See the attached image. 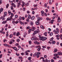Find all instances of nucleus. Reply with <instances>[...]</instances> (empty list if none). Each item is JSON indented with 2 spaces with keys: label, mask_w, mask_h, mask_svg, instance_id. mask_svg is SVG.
I'll return each instance as SVG.
<instances>
[{
  "label": "nucleus",
  "mask_w": 62,
  "mask_h": 62,
  "mask_svg": "<svg viewBox=\"0 0 62 62\" xmlns=\"http://www.w3.org/2000/svg\"><path fill=\"white\" fill-rule=\"evenodd\" d=\"M51 61L52 62H54V60L53 59H52L51 60Z\"/></svg>",
  "instance_id": "bf43d9fd"
},
{
  "label": "nucleus",
  "mask_w": 62,
  "mask_h": 62,
  "mask_svg": "<svg viewBox=\"0 0 62 62\" xmlns=\"http://www.w3.org/2000/svg\"><path fill=\"white\" fill-rule=\"evenodd\" d=\"M39 20L37 21V22H36V25H39Z\"/></svg>",
  "instance_id": "412c9836"
},
{
  "label": "nucleus",
  "mask_w": 62,
  "mask_h": 62,
  "mask_svg": "<svg viewBox=\"0 0 62 62\" xmlns=\"http://www.w3.org/2000/svg\"><path fill=\"white\" fill-rule=\"evenodd\" d=\"M13 37V35L12 34H11L10 35V38H12Z\"/></svg>",
  "instance_id": "f704fd0d"
},
{
  "label": "nucleus",
  "mask_w": 62,
  "mask_h": 62,
  "mask_svg": "<svg viewBox=\"0 0 62 62\" xmlns=\"http://www.w3.org/2000/svg\"><path fill=\"white\" fill-rule=\"evenodd\" d=\"M45 7V8H46V7H47V4H46V3H45L44 5Z\"/></svg>",
  "instance_id": "3c124183"
},
{
  "label": "nucleus",
  "mask_w": 62,
  "mask_h": 62,
  "mask_svg": "<svg viewBox=\"0 0 62 62\" xmlns=\"http://www.w3.org/2000/svg\"><path fill=\"white\" fill-rule=\"evenodd\" d=\"M37 54H38V53L37 52L35 53V54L33 55V56H34V57H36V55H37Z\"/></svg>",
  "instance_id": "9b49d317"
},
{
  "label": "nucleus",
  "mask_w": 62,
  "mask_h": 62,
  "mask_svg": "<svg viewBox=\"0 0 62 62\" xmlns=\"http://www.w3.org/2000/svg\"><path fill=\"white\" fill-rule=\"evenodd\" d=\"M39 39L40 40H41V39L42 38V37H41V35H39Z\"/></svg>",
  "instance_id": "6ab92c4d"
},
{
  "label": "nucleus",
  "mask_w": 62,
  "mask_h": 62,
  "mask_svg": "<svg viewBox=\"0 0 62 62\" xmlns=\"http://www.w3.org/2000/svg\"><path fill=\"white\" fill-rule=\"evenodd\" d=\"M19 59H23V58L21 57H19Z\"/></svg>",
  "instance_id": "58836bf2"
},
{
  "label": "nucleus",
  "mask_w": 62,
  "mask_h": 62,
  "mask_svg": "<svg viewBox=\"0 0 62 62\" xmlns=\"http://www.w3.org/2000/svg\"><path fill=\"white\" fill-rule=\"evenodd\" d=\"M11 16H12V17H13V16H14V14L13 13H12L11 14Z\"/></svg>",
  "instance_id": "e2e57ef3"
},
{
  "label": "nucleus",
  "mask_w": 62,
  "mask_h": 62,
  "mask_svg": "<svg viewBox=\"0 0 62 62\" xmlns=\"http://www.w3.org/2000/svg\"><path fill=\"white\" fill-rule=\"evenodd\" d=\"M17 8H19L20 6V5H21V4L20 3H17Z\"/></svg>",
  "instance_id": "0eeeda50"
},
{
  "label": "nucleus",
  "mask_w": 62,
  "mask_h": 62,
  "mask_svg": "<svg viewBox=\"0 0 62 62\" xmlns=\"http://www.w3.org/2000/svg\"><path fill=\"white\" fill-rule=\"evenodd\" d=\"M7 21H4L2 22V23H7Z\"/></svg>",
  "instance_id": "393cba45"
},
{
  "label": "nucleus",
  "mask_w": 62,
  "mask_h": 62,
  "mask_svg": "<svg viewBox=\"0 0 62 62\" xmlns=\"http://www.w3.org/2000/svg\"><path fill=\"white\" fill-rule=\"evenodd\" d=\"M28 17L29 19H31V15L29 14H28Z\"/></svg>",
  "instance_id": "4be33fe9"
},
{
  "label": "nucleus",
  "mask_w": 62,
  "mask_h": 62,
  "mask_svg": "<svg viewBox=\"0 0 62 62\" xmlns=\"http://www.w3.org/2000/svg\"><path fill=\"white\" fill-rule=\"evenodd\" d=\"M53 33L52 32H51L49 34V35L50 36H53Z\"/></svg>",
  "instance_id": "c85d7f7f"
},
{
  "label": "nucleus",
  "mask_w": 62,
  "mask_h": 62,
  "mask_svg": "<svg viewBox=\"0 0 62 62\" xmlns=\"http://www.w3.org/2000/svg\"><path fill=\"white\" fill-rule=\"evenodd\" d=\"M3 45L4 46H6V47H9L10 46H9V45H8L7 44H3Z\"/></svg>",
  "instance_id": "1a4fd4ad"
},
{
  "label": "nucleus",
  "mask_w": 62,
  "mask_h": 62,
  "mask_svg": "<svg viewBox=\"0 0 62 62\" xmlns=\"http://www.w3.org/2000/svg\"><path fill=\"white\" fill-rule=\"evenodd\" d=\"M16 55L18 56H19L20 55L19 54H17V53H16Z\"/></svg>",
  "instance_id": "a18cd8bd"
},
{
  "label": "nucleus",
  "mask_w": 62,
  "mask_h": 62,
  "mask_svg": "<svg viewBox=\"0 0 62 62\" xmlns=\"http://www.w3.org/2000/svg\"><path fill=\"white\" fill-rule=\"evenodd\" d=\"M60 38H61V37H62V34H61L60 35Z\"/></svg>",
  "instance_id": "774afa93"
},
{
  "label": "nucleus",
  "mask_w": 62,
  "mask_h": 62,
  "mask_svg": "<svg viewBox=\"0 0 62 62\" xmlns=\"http://www.w3.org/2000/svg\"><path fill=\"white\" fill-rule=\"evenodd\" d=\"M13 35L14 36H15L16 35V33L15 32H14Z\"/></svg>",
  "instance_id": "6e6d98bb"
},
{
  "label": "nucleus",
  "mask_w": 62,
  "mask_h": 62,
  "mask_svg": "<svg viewBox=\"0 0 62 62\" xmlns=\"http://www.w3.org/2000/svg\"><path fill=\"white\" fill-rule=\"evenodd\" d=\"M51 2V0H50L49 1V4H50V5H51L52 4V2Z\"/></svg>",
  "instance_id": "bb28decb"
},
{
  "label": "nucleus",
  "mask_w": 62,
  "mask_h": 62,
  "mask_svg": "<svg viewBox=\"0 0 62 62\" xmlns=\"http://www.w3.org/2000/svg\"><path fill=\"white\" fill-rule=\"evenodd\" d=\"M19 22L21 24H23V22L21 21H20Z\"/></svg>",
  "instance_id": "e433bc0d"
},
{
  "label": "nucleus",
  "mask_w": 62,
  "mask_h": 62,
  "mask_svg": "<svg viewBox=\"0 0 62 62\" xmlns=\"http://www.w3.org/2000/svg\"><path fill=\"white\" fill-rule=\"evenodd\" d=\"M20 34V33H19V32H18L16 33V36H19V34Z\"/></svg>",
  "instance_id": "cd10ccee"
},
{
  "label": "nucleus",
  "mask_w": 62,
  "mask_h": 62,
  "mask_svg": "<svg viewBox=\"0 0 62 62\" xmlns=\"http://www.w3.org/2000/svg\"><path fill=\"white\" fill-rule=\"evenodd\" d=\"M60 36V35H55V36L56 37H57V38H58V37H59Z\"/></svg>",
  "instance_id": "72a5a7b5"
},
{
  "label": "nucleus",
  "mask_w": 62,
  "mask_h": 62,
  "mask_svg": "<svg viewBox=\"0 0 62 62\" xmlns=\"http://www.w3.org/2000/svg\"><path fill=\"white\" fill-rule=\"evenodd\" d=\"M30 28V27L29 26L27 27H26V29H29Z\"/></svg>",
  "instance_id": "ea45409f"
},
{
  "label": "nucleus",
  "mask_w": 62,
  "mask_h": 62,
  "mask_svg": "<svg viewBox=\"0 0 62 62\" xmlns=\"http://www.w3.org/2000/svg\"><path fill=\"white\" fill-rule=\"evenodd\" d=\"M58 20V23H59L61 21V19H60V17H59L57 19Z\"/></svg>",
  "instance_id": "9d476101"
},
{
  "label": "nucleus",
  "mask_w": 62,
  "mask_h": 62,
  "mask_svg": "<svg viewBox=\"0 0 62 62\" xmlns=\"http://www.w3.org/2000/svg\"><path fill=\"white\" fill-rule=\"evenodd\" d=\"M35 18V17L34 16H33L31 17V19L32 20H34Z\"/></svg>",
  "instance_id": "a211bd4d"
},
{
  "label": "nucleus",
  "mask_w": 62,
  "mask_h": 62,
  "mask_svg": "<svg viewBox=\"0 0 62 62\" xmlns=\"http://www.w3.org/2000/svg\"><path fill=\"white\" fill-rule=\"evenodd\" d=\"M54 53H56V52H57V51H58V50H57V48H55L54 49Z\"/></svg>",
  "instance_id": "6e6552de"
},
{
  "label": "nucleus",
  "mask_w": 62,
  "mask_h": 62,
  "mask_svg": "<svg viewBox=\"0 0 62 62\" xmlns=\"http://www.w3.org/2000/svg\"><path fill=\"white\" fill-rule=\"evenodd\" d=\"M38 31H35L34 32V33L32 34V36H34V35H35V34H37L38 33H39V29L38 30Z\"/></svg>",
  "instance_id": "f03ea898"
},
{
  "label": "nucleus",
  "mask_w": 62,
  "mask_h": 62,
  "mask_svg": "<svg viewBox=\"0 0 62 62\" xmlns=\"http://www.w3.org/2000/svg\"><path fill=\"white\" fill-rule=\"evenodd\" d=\"M50 23H52V24H53V21H51V22H50Z\"/></svg>",
  "instance_id": "5fc2aeb1"
},
{
  "label": "nucleus",
  "mask_w": 62,
  "mask_h": 62,
  "mask_svg": "<svg viewBox=\"0 0 62 62\" xmlns=\"http://www.w3.org/2000/svg\"><path fill=\"white\" fill-rule=\"evenodd\" d=\"M36 48H38L37 49V50L38 51H39L41 49V47L39 45L37 46H36Z\"/></svg>",
  "instance_id": "20e7f679"
},
{
  "label": "nucleus",
  "mask_w": 62,
  "mask_h": 62,
  "mask_svg": "<svg viewBox=\"0 0 62 62\" xmlns=\"http://www.w3.org/2000/svg\"><path fill=\"white\" fill-rule=\"evenodd\" d=\"M18 45L19 44L18 43H16L15 44V46H18Z\"/></svg>",
  "instance_id": "49530a36"
},
{
  "label": "nucleus",
  "mask_w": 62,
  "mask_h": 62,
  "mask_svg": "<svg viewBox=\"0 0 62 62\" xmlns=\"http://www.w3.org/2000/svg\"><path fill=\"white\" fill-rule=\"evenodd\" d=\"M37 39H36V38H35V40L34 41H35V42H37Z\"/></svg>",
  "instance_id": "052dcab7"
},
{
  "label": "nucleus",
  "mask_w": 62,
  "mask_h": 62,
  "mask_svg": "<svg viewBox=\"0 0 62 62\" xmlns=\"http://www.w3.org/2000/svg\"><path fill=\"white\" fill-rule=\"evenodd\" d=\"M2 55H3V54H2L0 55V58H1L2 57Z\"/></svg>",
  "instance_id": "13d9d810"
},
{
  "label": "nucleus",
  "mask_w": 62,
  "mask_h": 62,
  "mask_svg": "<svg viewBox=\"0 0 62 62\" xmlns=\"http://www.w3.org/2000/svg\"><path fill=\"white\" fill-rule=\"evenodd\" d=\"M15 17L16 18H18V16L17 15H15Z\"/></svg>",
  "instance_id": "8fccbe9b"
},
{
  "label": "nucleus",
  "mask_w": 62,
  "mask_h": 62,
  "mask_svg": "<svg viewBox=\"0 0 62 62\" xmlns=\"http://www.w3.org/2000/svg\"><path fill=\"white\" fill-rule=\"evenodd\" d=\"M56 34H58V33H59V31H56Z\"/></svg>",
  "instance_id": "37998d69"
},
{
  "label": "nucleus",
  "mask_w": 62,
  "mask_h": 62,
  "mask_svg": "<svg viewBox=\"0 0 62 62\" xmlns=\"http://www.w3.org/2000/svg\"><path fill=\"white\" fill-rule=\"evenodd\" d=\"M9 7V4H7L6 6V8H8V7Z\"/></svg>",
  "instance_id": "a878e982"
},
{
  "label": "nucleus",
  "mask_w": 62,
  "mask_h": 62,
  "mask_svg": "<svg viewBox=\"0 0 62 62\" xmlns=\"http://www.w3.org/2000/svg\"><path fill=\"white\" fill-rule=\"evenodd\" d=\"M22 3L23 4L22 5V8H23L24 6L26 5V4L25 2H24L23 1H22Z\"/></svg>",
  "instance_id": "423d86ee"
},
{
  "label": "nucleus",
  "mask_w": 62,
  "mask_h": 62,
  "mask_svg": "<svg viewBox=\"0 0 62 62\" xmlns=\"http://www.w3.org/2000/svg\"><path fill=\"white\" fill-rule=\"evenodd\" d=\"M60 32L61 33H62V28L60 30Z\"/></svg>",
  "instance_id": "338daca9"
},
{
  "label": "nucleus",
  "mask_w": 62,
  "mask_h": 62,
  "mask_svg": "<svg viewBox=\"0 0 62 62\" xmlns=\"http://www.w3.org/2000/svg\"><path fill=\"white\" fill-rule=\"evenodd\" d=\"M16 41H17V42H19V41H20V39H17Z\"/></svg>",
  "instance_id": "79ce46f5"
},
{
  "label": "nucleus",
  "mask_w": 62,
  "mask_h": 62,
  "mask_svg": "<svg viewBox=\"0 0 62 62\" xmlns=\"http://www.w3.org/2000/svg\"><path fill=\"white\" fill-rule=\"evenodd\" d=\"M11 10H13V9H14L13 8V6H11Z\"/></svg>",
  "instance_id": "2f4dec72"
},
{
  "label": "nucleus",
  "mask_w": 62,
  "mask_h": 62,
  "mask_svg": "<svg viewBox=\"0 0 62 62\" xmlns=\"http://www.w3.org/2000/svg\"><path fill=\"white\" fill-rule=\"evenodd\" d=\"M29 43L30 45H31V41H29Z\"/></svg>",
  "instance_id": "c03bdc74"
},
{
  "label": "nucleus",
  "mask_w": 62,
  "mask_h": 62,
  "mask_svg": "<svg viewBox=\"0 0 62 62\" xmlns=\"http://www.w3.org/2000/svg\"><path fill=\"white\" fill-rule=\"evenodd\" d=\"M22 20H24L25 19V18H24V17H22Z\"/></svg>",
  "instance_id": "69168bd1"
},
{
  "label": "nucleus",
  "mask_w": 62,
  "mask_h": 62,
  "mask_svg": "<svg viewBox=\"0 0 62 62\" xmlns=\"http://www.w3.org/2000/svg\"><path fill=\"white\" fill-rule=\"evenodd\" d=\"M30 24L31 25H33V24H34V23L32 21H31L30 23Z\"/></svg>",
  "instance_id": "2eb2a0df"
},
{
  "label": "nucleus",
  "mask_w": 62,
  "mask_h": 62,
  "mask_svg": "<svg viewBox=\"0 0 62 62\" xmlns=\"http://www.w3.org/2000/svg\"><path fill=\"white\" fill-rule=\"evenodd\" d=\"M32 14H35V12L34 11H33L32 12Z\"/></svg>",
  "instance_id": "0e129e2a"
},
{
  "label": "nucleus",
  "mask_w": 62,
  "mask_h": 62,
  "mask_svg": "<svg viewBox=\"0 0 62 62\" xmlns=\"http://www.w3.org/2000/svg\"><path fill=\"white\" fill-rule=\"evenodd\" d=\"M7 13L6 12H5L4 13V15H5V16H7Z\"/></svg>",
  "instance_id": "5701e85b"
},
{
  "label": "nucleus",
  "mask_w": 62,
  "mask_h": 62,
  "mask_svg": "<svg viewBox=\"0 0 62 62\" xmlns=\"http://www.w3.org/2000/svg\"><path fill=\"white\" fill-rule=\"evenodd\" d=\"M32 28L31 29H31H30L28 30V34H29V33H30V32L31 31V30L32 31H34L35 30H36V28H35V27H32Z\"/></svg>",
  "instance_id": "f257e3e1"
},
{
  "label": "nucleus",
  "mask_w": 62,
  "mask_h": 62,
  "mask_svg": "<svg viewBox=\"0 0 62 62\" xmlns=\"http://www.w3.org/2000/svg\"><path fill=\"white\" fill-rule=\"evenodd\" d=\"M52 13H54V10H52Z\"/></svg>",
  "instance_id": "680f3d73"
},
{
  "label": "nucleus",
  "mask_w": 62,
  "mask_h": 62,
  "mask_svg": "<svg viewBox=\"0 0 62 62\" xmlns=\"http://www.w3.org/2000/svg\"><path fill=\"white\" fill-rule=\"evenodd\" d=\"M35 39V38H31V39L32 40H34V39Z\"/></svg>",
  "instance_id": "4c0bfd02"
},
{
  "label": "nucleus",
  "mask_w": 62,
  "mask_h": 62,
  "mask_svg": "<svg viewBox=\"0 0 62 62\" xmlns=\"http://www.w3.org/2000/svg\"><path fill=\"white\" fill-rule=\"evenodd\" d=\"M3 11V8H1L0 9V12H1Z\"/></svg>",
  "instance_id": "b1692460"
},
{
  "label": "nucleus",
  "mask_w": 62,
  "mask_h": 62,
  "mask_svg": "<svg viewBox=\"0 0 62 62\" xmlns=\"http://www.w3.org/2000/svg\"><path fill=\"white\" fill-rule=\"evenodd\" d=\"M12 48L14 49V50H15L16 51V52H17V51H18L17 50V48L16 47H12Z\"/></svg>",
  "instance_id": "f8f14e48"
},
{
  "label": "nucleus",
  "mask_w": 62,
  "mask_h": 62,
  "mask_svg": "<svg viewBox=\"0 0 62 62\" xmlns=\"http://www.w3.org/2000/svg\"><path fill=\"white\" fill-rule=\"evenodd\" d=\"M36 44H37V45H39V42H36Z\"/></svg>",
  "instance_id": "4d7b16f0"
},
{
  "label": "nucleus",
  "mask_w": 62,
  "mask_h": 62,
  "mask_svg": "<svg viewBox=\"0 0 62 62\" xmlns=\"http://www.w3.org/2000/svg\"><path fill=\"white\" fill-rule=\"evenodd\" d=\"M2 0H0V4H2Z\"/></svg>",
  "instance_id": "a19ab883"
},
{
  "label": "nucleus",
  "mask_w": 62,
  "mask_h": 62,
  "mask_svg": "<svg viewBox=\"0 0 62 62\" xmlns=\"http://www.w3.org/2000/svg\"><path fill=\"white\" fill-rule=\"evenodd\" d=\"M31 57H29L28 58V60H29L30 61H31Z\"/></svg>",
  "instance_id": "7c9ffc66"
},
{
  "label": "nucleus",
  "mask_w": 62,
  "mask_h": 62,
  "mask_svg": "<svg viewBox=\"0 0 62 62\" xmlns=\"http://www.w3.org/2000/svg\"><path fill=\"white\" fill-rule=\"evenodd\" d=\"M37 58H39V54H38H38L37 55H36Z\"/></svg>",
  "instance_id": "473e14b6"
},
{
  "label": "nucleus",
  "mask_w": 62,
  "mask_h": 62,
  "mask_svg": "<svg viewBox=\"0 0 62 62\" xmlns=\"http://www.w3.org/2000/svg\"><path fill=\"white\" fill-rule=\"evenodd\" d=\"M27 13H28V14H29V13H30V12H29V11H27Z\"/></svg>",
  "instance_id": "864d4df0"
},
{
  "label": "nucleus",
  "mask_w": 62,
  "mask_h": 62,
  "mask_svg": "<svg viewBox=\"0 0 62 62\" xmlns=\"http://www.w3.org/2000/svg\"><path fill=\"white\" fill-rule=\"evenodd\" d=\"M40 27L42 28V29H44V27L42 25L40 26Z\"/></svg>",
  "instance_id": "aec40b11"
},
{
  "label": "nucleus",
  "mask_w": 62,
  "mask_h": 62,
  "mask_svg": "<svg viewBox=\"0 0 62 62\" xmlns=\"http://www.w3.org/2000/svg\"><path fill=\"white\" fill-rule=\"evenodd\" d=\"M47 39V38H45V37H42L41 40H42V41H45L46 39Z\"/></svg>",
  "instance_id": "39448f33"
},
{
  "label": "nucleus",
  "mask_w": 62,
  "mask_h": 62,
  "mask_svg": "<svg viewBox=\"0 0 62 62\" xmlns=\"http://www.w3.org/2000/svg\"><path fill=\"white\" fill-rule=\"evenodd\" d=\"M40 18L39 17H38V21H40Z\"/></svg>",
  "instance_id": "de8ad7c7"
},
{
  "label": "nucleus",
  "mask_w": 62,
  "mask_h": 62,
  "mask_svg": "<svg viewBox=\"0 0 62 62\" xmlns=\"http://www.w3.org/2000/svg\"><path fill=\"white\" fill-rule=\"evenodd\" d=\"M47 32H45L44 33V35L45 36H47Z\"/></svg>",
  "instance_id": "c9c22d12"
},
{
  "label": "nucleus",
  "mask_w": 62,
  "mask_h": 62,
  "mask_svg": "<svg viewBox=\"0 0 62 62\" xmlns=\"http://www.w3.org/2000/svg\"><path fill=\"white\" fill-rule=\"evenodd\" d=\"M20 20H22V17H20L19 18V21H20Z\"/></svg>",
  "instance_id": "603ef678"
},
{
  "label": "nucleus",
  "mask_w": 62,
  "mask_h": 62,
  "mask_svg": "<svg viewBox=\"0 0 62 62\" xmlns=\"http://www.w3.org/2000/svg\"><path fill=\"white\" fill-rule=\"evenodd\" d=\"M41 13L42 16H44V15H43V14H44V11H42L41 12Z\"/></svg>",
  "instance_id": "ddd939ff"
},
{
  "label": "nucleus",
  "mask_w": 62,
  "mask_h": 62,
  "mask_svg": "<svg viewBox=\"0 0 62 62\" xmlns=\"http://www.w3.org/2000/svg\"><path fill=\"white\" fill-rule=\"evenodd\" d=\"M19 23V22H18V21L17 20L16 21V22H15V23H16V24H17V23Z\"/></svg>",
  "instance_id": "c756f323"
},
{
  "label": "nucleus",
  "mask_w": 62,
  "mask_h": 62,
  "mask_svg": "<svg viewBox=\"0 0 62 62\" xmlns=\"http://www.w3.org/2000/svg\"><path fill=\"white\" fill-rule=\"evenodd\" d=\"M25 53L26 54V55H28V54H28V52H27V50L25 52Z\"/></svg>",
  "instance_id": "dca6fc26"
},
{
  "label": "nucleus",
  "mask_w": 62,
  "mask_h": 62,
  "mask_svg": "<svg viewBox=\"0 0 62 62\" xmlns=\"http://www.w3.org/2000/svg\"><path fill=\"white\" fill-rule=\"evenodd\" d=\"M58 54L59 55H62V53L59 52L58 53V54H54V56H57Z\"/></svg>",
  "instance_id": "7ed1b4c3"
},
{
  "label": "nucleus",
  "mask_w": 62,
  "mask_h": 62,
  "mask_svg": "<svg viewBox=\"0 0 62 62\" xmlns=\"http://www.w3.org/2000/svg\"><path fill=\"white\" fill-rule=\"evenodd\" d=\"M51 42L52 44H54L55 43V41H53Z\"/></svg>",
  "instance_id": "f3484780"
},
{
  "label": "nucleus",
  "mask_w": 62,
  "mask_h": 62,
  "mask_svg": "<svg viewBox=\"0 0 62 62\" xmlns=\"http://www.w3.org/2000/svg\"><path fill=\"white\" fill-rule=\"evenodd\" d=\"M50 62V60H47V59H46V60L45 61V62Z\"/></svg>",
  "instance_id": "4468645a"
},
{
  "label": "nucleus",
  "mask_w": 62,
  "mask_h": 62,
  "mask_svg": "<svg viewBox=\"0 0 62 62\" xmlns=\"http://www.w3.org/2000/svg\"><path fill=\"white\" fill-rule=\"evenodd\" d=\"M56 56L54 57H53V58H54V59L55 60V59H56Z\"/></svg>",
  "instance_id": "09e8293b"
}]
</instances>
